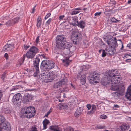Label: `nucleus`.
I'll list each match as a JSON object with an SVG mask.
<instances>
[{"instance_id": "0eeeda50", "label": "nucleus", "mask_w": 131, "mask_h": 131, "mask_svg": "<svg viewBox=\"0 0 131 131\" xmlns=\"http://www.w3.org/2000/svg\"><path fill=\"white\" fill-rule=\"evenodd\" d=\"M106 42L109 45L111 48H112L113 49L117 46V40L115 37H113L112 36H109L107 40L106 38H105Z\"/></svg>"}, {"instance_id": "c9c22d12", "label": "nucleus", "mask_w": 131, "mask_h": 131, "mask_svg": "<svg viewBox=\"0 0 131 131\" xmlns=\"http://www.w3.org/2000/svg\"><path fill=\"white\" fill-rule=\"evenodd\" d=\"M70 86L72 89H76L75 88L76 86L74 85L72 83H71L70 84Z\"/></svg>"}, {"instance_id": "69168bd1", "label": "nucleus", "mask_w": 131, "mask_h": 131, "mask_svg": "<svg viewBox=\"0 0 131 131\" xmlns=\"http://www.w3.org/2000/svg\"><path fill=\"white\" fill-rule=\"evenodd\" d=\"M127 46L129 47V48L131 49V44L129 43L127 45Z\"/></svg>"}, {"instance_id": "7ed1b4c3", "label": "nucleus", "mask_w": 131, "mask_h": 131, "mask_svg": "<svg viewBox=\"0 0 131 131\" xmlns=\"http://www.w3.org/2000/svg\"><path fill=\"white\" fill-rule=\"evenodd\" d=\"M56 46L59 49H63L66 47H69L70 45L66 41L65 36L63 35H58L56 38Z\"/></svg>"}, {"instance_id": "2eb2a0df", "label": "nucleus", "mask_w": 131, "mask_h": 131, "mask_svg": "<svg viewBox=\"0 0 131 131\" xmlns=\"http://www.w3.org/2000/svg\"><path fill=\"white\" fill-rule=\"evenodd\" d=\"M32 96L28 93H26V94L24 96L22 101L23 103H27L30 102L32 99Z\"/></svg>"}, {"instance_id": "09e8293b", "label": "nucleus", "mask_w": 131, "mask_h": 131, "mask_svg": "<svg viewBox=\"0 0 131 131\" xmlns=\"http://www.w3.org/2000/svg\"><path fill=\"white\" fill-rule=\"evenodd\" d=\"M67 131H74L73 129L71 127H69L67 129Z\"/></svg>"}, {"instance_id": "423d86ee", "label": "nucleus", "mask_w": 131, "mask_h": 131, "mask_svg": "<svg viewBox=\"0 0 131 131\" xmlns=\"http://www.w3.org/2000/svg\"><path fill=\"white\" fill-rule=\"evenodd\" d=\"M100 78V75L96 72H94L93 74H91L88 79V80L90 83L94 84L97 83Z\"/></svg>"}, {"instance_id": "3c124183", "label": "nucleus", "mask_w": 131, "mask_h": 131, "mask_svg": "<svg viewBox=\"0 0 131 131\" xmlns=\"http://www.w3.org/2000/svg\"><path fill=\"white\" fill-rule=\"evenodd\" d=\"M65 17V16L64 15H62L60 16L59 17V19L60 20H62L63 18H64Z\"/></svg>"}, {"instance_id": "e433bc0d", "label": "nucleus", "mask_w": 131, "mask_h": 131, "mask_svg": "<svg viewBox=\"0 0 131 131\" xmlns=\"http://www.w3.org/2000/svg\"><path fill=\"white\" fill-rule=\"evenodd\" d=\"M49 123V121L46 119H45L43 122V124H46L47 125Z\"/></svg>"}, {"instance_id": "37998d69", "label": "nucleus", "mask_w": 131, "mask_h": 131, "mask_svg": "<svg viewBox=\"0 0 131 131\" xmlns=\"http://www.w3.org/2000/svg\"><path fill=\"white\" fill-rule=\"evenodd\" d=\"M37 22H42V20L40 16H39L38 17L37 19Z\"/></svg>"}, {"instance_id": "8fccbe9b", "label": "nucleus", "mask_w": 131, "mask_h": 131, "mask_svg": "<svg viewBox=\"0 0 131 131\" xmlns=\"http://www.w3.org/2000/svg\"><path fill=\"white\" fill-rule=\"evenodd\" d=\"M101 13V12H96L94 14V15L95 16H99Z\"/></svg>"}, {"instance_id": "a19ab883", "label": "nucleus", "mask_w": 131, "mask_h": 131, "mask_svg": "<svg viewBox=\"0 0 131 131\" xmlns=\"http://www.w3.org/2000/svg\"><path fill=\"white\" fill-rule=\"evenodd\" d=\"M94 111L92 110V109L90 111H88L87 113V114H93L94 112Z\"/></svg>"}, {"instance_id": "4c0bfd02", "label": "nucleus", "mask_w": 131, "mask_h": 131, "mask_svg": "<svg viewBox=\"0 0 131 131\" xmlns=\"http://www.w3.org/2000/svg\"><path fill=\"white\" fill-rule=\"evenodd\" d=\"M105 127L104 126H100L97 127V128L98 129H105Z\"/></svg>"}, {"instance_id": "864d4df0", "label": "nucleus", "mask_w": 131, "mask_h": 131, "mask_svg": "<svg viewBox=\"0 0 131 131\" xmlns=\"http://www.w3.org/2000/svg\"><path fill=\"white\" fill-rule=\"evenodd\" d=\"M51 19L50 18L46 23L49 25L51 21Z\"/></svg>"}, {"instance_id": "052dcab7", "label": "nucleus", "mask_w": 131, "mask_h": 131, "mask_svg": "<svg viewBox=\"0 0 131 131\" xmlns=\"http://www.w3.org/2000/svg\"><path fill=\"white\" fill-rule=\"evenodd\" d=\"M3 96V94L2 93V92L1 91H0V100H1L2 97Z\"/></svg>"}, {"instance_id": "58836bf2", "label": "nucleus", "mask_w": 131, "mask_h": 131, "mask_svg": "<svg viewBox=\"0 0 131 131\" xmlns=\"http://www.w3.org/2000/svg\"><path fill=\"white\" fill-rule=\"evenodd\" d=\"M107 117L106 115H101L100 116V118L102 119H105Z\"/></svg>"}, {"instance_id": "2f4dec72", "label": "nucleus", "mask_w": 131, "mask_h": 131, "mask_svg": "<svg viewBox=\"0 0 131 131\" xmlns=\"http://www.w3.org/2000/svg\"><path fill=\"white\" fill-rule=\"evenodd\" d=\"M37 129V128H36V125H35L30 128V131H38Z\"/></svg>"}, {"instance_id": "39448f33", "label": "nucleus", "mask_w": 131, "mask_h": 131, "mask_svg": "<svg viewBox=\"0 0 131 131\" xmlns=\"http://www.w3.org/2000/svg\"><path fill=\"white\" fill-rule=\"evenodd\" d=\"M22 113L25 114L26 117L30 118L34 116L35 114L36 111L34 107L32 106L27 107L26 109H22Z\"/></svg>"}, {"instance_id": "7c9ffc66", "label": "nucleus", "mask_w": 131, "mask_h": 131, "mask_svg": "<svg viewBox=\"0 0 131 131\" xmlns=\"http://www.w3.org/2000/svg\"><path fill=\"white\" fill-rule=\"evenodd\" d=\"M59 81L56 83L54 85V87L55 88H57L59 87L60 86H61V85Z\"/></svg>"}, {"instance_id": "b1692460", "label": "nucleus", "mask_w": 131, "mask_h": 131, "mask_svg": "<svg viewBox=\"0 0 131 131\" xmlns=\"http://www.w3.org/2000/svg\"><path fill=\"white\" fill-rule=\"evenodd\" d=\"M119 91H117V92L113 93V95L116 99H118L120 95H121Z\"/></svg>"}, {"instance_id": "aec40b11", "label": "nucleus", "mask_w": 131, "mask_h": 131, "mask_svg": "<svg viewBox=\"0 0 131 131\" xmlns=\"http://www.w3.org/2000/svg\"><path fill=\"white\" fill-rule=\"evenodd\" d=\"M70 47H66L64 48V49H62V50H63V52L65 55L70 56V49H69Z\"/></svg>"}, {"instance_id": "393cba45", "label": "nucleus", "mask_w": 131, "mask_h": 131, "mask_svg": "<svg viewBox=\"0 0 131 131\" xmlns=\"http://www.w3.org/2000/svg\"><path fill=\"white\" fill-rule=\"evenodd\" d=\"M59 128L58 126H51L50 127V129L53 131H61L59 130Z\"/></svg>"}, {"instance_id": "6ab92c4d", "label": "nucleus", "mask_w": 131, "mask_h": 131, "mask_svg": "<svg viewBox=\"0 0 131 131\" xmlns=\"http://www.w3.org/2000/svg\"><path fill=\"white\" fill-rule=\"evenodd\" d=\"M120 128L122 131H126L129 129V126L128 125L123 124L120 126Z\"/></svg>"}, {"instance_id": "72a5a7b5", "label": "nucleus", "mask_w": 131, "mask_h": 131, "mask_svg": "<svg viewBox=\"0 0 131 131\" xmlns=\"http://www.w3.org/2000/svg\"><path fill=\"white\" fill-rule=\"evenodd\" d=\"M20 19L19 17H16L14 19H12L13 21H14V23H16Z\"/></svg>"}, {"instance_id": "c756f323", "label": "nucleus", "mask_w": 131, "mask_h": 131, "mask_svg": "<svg viewBox=\"0 0 131 131\" xmlns=\"http://www.w3.org/2000/svg\"><path fill=\"white\" fill-rule=\"evenodd\" d=\"M14 24V23L12 19L8 21L7 22H6V25L8 26H11Z\"/></svg>"}, {"instance_id": "f03ea898", "label": "nucleus", "mask_w": 131, "mask_h": 131, "mask_svg": "<svg viewBox=\"0 0 131 131\" xmlns=\"http://www.w3.org/2000/svg\"><path fill=\"white\" fill-rule=\"evenodd\" d=\"M40 59L38 57H36L33 61V66L35 69V71L33 75L35 77H37L38 79H40L42 82H47L46 80H45L44 73L40 74L39 70Z\"/></svg>"}, {"instance_id": "20e7f679", "label": "nucleus", "mask_w": 131, "mask_h": 131, "mask_svg": "<svg viewBox=\"0 0 131 131\" xmlns=\"http://www.w3.org/2000/svg\"><path fill=\"white\" fill-rule=\"evenodd\" d=\"M109 71L110 70L107 71L106 75L102 79L101 82L102 85H107V87H109L110 88L112 87L111 85H112L111 83H112V79L111 78V75L108 73Z\"/></svg>"}, {"instance_id": "e2e57ef3", "label": "nucleus", "mask_w": 131, "mask_h": 131, "mask_svg": "<svg viewBox=\"0 0 131 131\" xmlns=\"http://www.w3.org/2000/svg\"><path fill=\"white\" fill-rule=\"evenodd\" d=\"M85 77H84V78H83V80H82V81H83V83L82 84V85H83V83H85ZM81 82H82V81H81Z\"/></svg>"}, {"instance_id": "de8ad7c7", "label": "nucleus", "mask_w": 131, "mask_h": 131, "mask_svg": "<svg viewBox=\"0 0 131 131\" xmlns=\"http://www.w3.org/2000/svg\"><path fill=\"white\" fill-rule=\"evenodd\" d=\"M6 72H4V73L2 75V76L1 77V78L3 80H4V79L5 77V76L6 75Z\"/></svg>"}, {"instance_id": "cd10ccee", "label": "nucleus", "mask_w": 131, "mask_h": 131, "mask_svg": "<svg viewBox=\"0 0 131 131\" xmlns=\"http://www.w3.org/2000/svg\"><path fill=\"white\" fill-rule=\"evenodd\" d=\"M80 12V11H77L76 10H75V9H72V11L70 12V14L71 15H76L77 14L79 13Z\"/></svg>"}, {"instance_id": "ea45409f", "label": "nucleus", "mask_w": 131, "mask_h": 131, "mask_svg": "<svg viewBox=\"0 0 131 131\" xmlns=\"http://www.w3.org/2000/svg\"><path fill=\"white\" fill-rule=\"evenodd\" d=\"M110 20L112 22H116L117 21H118V20H117V19H116L114 17L110 19Z\"/></svg>"}, {"instance_id": "49530a36", "label": "nucleus", "mask_w": 131, "mask_h": 131, "mask_svg": "<svg viewBox=\"0 0 131 131\" xmlns=\"http://www.w3.org/2000/svg\"><path fill=\"white\" fill-rule=\"evenodd\" d=\"M96 106H95L94 105H92V108L91 109L92 110H93V111H95L96 110Z\"/></svg>"}, {"instance_id": "c85d7f7f", "label": "nucleus", "mask_w": 131, "mask_h": 131, "mask_svg": "<svg viewBox=\"0 0 131 131\" xmlns=\"http://www.w3.org/2000/svg\"><path fill=\"white\" fill-rule=\"evenodd\" d=\"M61 106H60V107L61 108L66 109L68 108V106L67 104L66 103H60Z\"/></svg>"}, {"instance_id": "79ce46f5", "label": "nucleus", "mask_w": 131, "mask_h": 131, "mask_svg": "<svg viewBox=\"0 0 131 131\" xmlns=\"http://www.w3.org/2000/svg\"><path fill=\"white\" fill-rule=\"evenodd\" d=\"M30 47V46L29 45H28L27 46L26 45H25L24 46V49L25 50H26L27 49L29 48Z\"/></svg>"}, {"instance_id": "a878e982", "label": "nucleus", "mask_w": 131, "mask_h": 131, "mask_svg": "<svg viewBox=\"0 0 131 131\" xmlns=\"http://www.w3.org/2000/svg\"><path fill=\"white\" fill-rule=\"evenodd\" d=\"M3 127L0 125V131H7V130L10 129L9 125H6V127H4V126H3Z\"/></svg>"}, {"instance_id": "412c9836", "label": "nucleus", "mask_w": 131, "mask_h": 131, "mask_svg": "<svg viewBox=\"0 0 131 131\" xmlns=\"http://www.w3.org/2000/svg\"><path fill=\"white\" fill-rule=\"evenodd\" d=\"M111 47H107L106 48L105 50L107 53V55H111L113 54V51Z\"/></svg>"}, {"instance_id": "6e6552de", "label": "nucleus", "mask_w": 131, "mask_h": 131, "mask_svg": "<svg viewBox=\"0 0 131 131\" xmlns=\"http://www.w3.org/2000/svg\"><path fill=\"white\" fill-rule=\"evenodd\" d=\"M42 64L45 68L49 70L54 67L55 64L53 61L48 60H45L42 61Z\"/></svg>"}, {"instance_id": "f257e3e1", "label": "nucleus", "mask_w": 131, "mask_h": 131, "mask_svg": "<svg viewBox=\"0 0 131 131\" xmlns=\"http://www.w3.org/2000/svg\"><path fill=\"white\" fill-rule=\"evenodd\" d=\"M111 75V78L112 79V83H111L112 87L110 88L111 90H124L125 87L122 84H117L120 83L121 80L120 77H118L119 74L116 70H110L108 72Z\"/></svg>"}, {"instance_id": "5701e85b", "label": "nucleus", "mask_w": 131, "mask_h": 131, "mask_svg": "<svg viewBox=\"0 0 131 131\" xmlns=\"http://www.w3.org/2000/svg\"><path fill=\"white\" fill-rule=\"evenodd\" d=\"M125 96L128 100L131 101V91H127L125 94Z\"/></svg>"}, {"instance_id": "f8f14e48", "label": "nucleus", "mask_w": 131, "mask_h": 131, "mask_svg": "<svg viewBox=\"0 0 131 131\" xmlns=\"http://www.w3.org/2000/svg\"><path fill=\"white\" fill-rule=\"evenodd\" d=\"M35 55L29 50L28 51L26 54H24L23 56V59L24 61L25 57H26L28 59H32L34 58Z\"/></svg>"}, {"instance_id": "9d476101", "label": "nucleus", "mask_w": 131, "mask_h": 131, "mask_svg": "<svg viewBox=\"0 0 131 131\" xmlns=\"http://www.w3.org/2000/svg\"><path fill=\"white\" fill-rule=\"evenodd\" d=\"M21 98V94L18 93L13 96L12 101L14 105H17L20 103Z\"/></svg>"}, {"instance_id": "c03bdc74", "label": "nucleus", "mask_w": 131, "mask_h": 131, "mask_svg": "<svg viewBox=\"0 0 131 131\" xmlns=\"http://www.w3.org/2000/svg\"><path fill=\"white\" fill-rule=\"evenodd\" d=\"M42 22H37V26L38 28L39 27H40L41 24Z\"/></svg>"}, {"instance_id": "1a4fd4ad", "label": "nucleus", "mask_w": 131, "mask_h": 131, "mask_svg": "<svg viewBox=\"0 0 131 131\" xmlns=\"http://www.w3.org/2000/svg\"><path fill=\"white\" fill-rule=\"evenodd\" d=\"M81 38L80 34L77 32H73L71 36V39L73 43L75 44H78L81 40Z\"/></svg>"}, {"instance_id": "a18cd8bd", "label": "nucleus", "mask_w": 131, "mask_h": 131, "mask_svg": "<svg viewBox=\"0 0 131 131\" xmlns=\"http://www.w3.org/2000/svg\"><path fill=\"white\" fill-rule=\"evenodd\" d=\"M51 15V14L50 13H48L45 16V19H46L48 18Z\"/></svg>"}, {"instance_id": "bb28decb", "label": "nucleus", "mask_w": 131, "mask_h": 131, "mask_svg": "<svg viewBox=\"0 0 131 131\" xmlns=\"http://www.w3.org/2000/svg\"><path fill=\"white\" fill-rule=\"evenodd\" d=\"M60 83L61 86L62 85H66L67 84V80L66 79H63L59 81Z\"/></svg>"}, {"instance_id": "4468645a", "label": "nucleus", "mask_w": 131, "mask_h": 131, "mask_svg": "<svg viewBox=\"0 0 131 131\" xmlns=\"http://www.w3.org/2000/svg\"><path fill=\"white\" fill-rule=\"evenodd\" d=\"M14 44H7L5 45L3 48V50L4 51H11L14 48Z\"/></svg>"}, {"instance_id": "dca6fc26", "label": "nucleus", "mask_w": 131, "mask_h": 131, "mask_svg": "<svg viewBox=\"0 0 131 131\" xmlns=\"http://www.w3.org/2000/svg\"><path fill=\"white\" fill-rule=\"evenodd\" d=\"M45 80H46L47 82H51L54 79L51 76L49 72L44 73Z\"/></svg>"}, {"instance_id": "774afa93", "label": "nucleus", "mask_w": 131, "mask_h": 131, "mask_svg": "<svg viewBox=\"0 0 131 131\" xmlns=\"http://www.w3.org/2000/svg\"><path fill=\"white\" fill-rule=\"evenodd\" d=\"M114 107L116 108H119V106L117 105H114Z\"/></svg>"}, {"instance_id": "bf43d9fd", "label": "nucleus", "mask_w": 131, "mask_h": 131, "mask_svg": "<svg viewBox=\"0 0 131 131\" xmlns=\"http://www.w3.org/2000/svg\"><path fill=\"white\" fill-rule=\"evenodd\" d=\"M43 124V129H45L47 128V125L46 124Z\"/></svg>"}, {"instance_id": "f704fd0d", "label": "nucleus", "mask_w": 131, "mask_h": 131, "mask_svg": "<svg viewBox=\"0 0 131 131\" xmlns=\"http://www.w3.org/2000/svg\"><path fill=\"white\" fill-rule=\"evenodd\" d=\"M102 56L103 57H105L106 55L107 54V52H106L104 50H102Z\"/></svg>"}, {"instance_id": "9b49d317", "label": "nucleus", "mask_w": 131, "mask_h": 131, "mask_svg": "<svg viewBox=\"0 0 131 131\" xmlns=\"http://www.w3.org/2000/svg\"><path fill=\"white\" fill-rule=\"evenodd\" d=\"M68 20L71 25L73 26H76L78 23V18L76 16L74 17H69L68 18Z\"/></svg>"}, {"instance_id": "4be33fe9", "label": "nucleus", "mask_w": 131, "mask_h": 131, "mask_svg": "<svg viewBox=\"0 0 131 131\" xmlns=\"http://www.w3.org/2000/svg\"><path fill=\"white\" fill-rule=\"evenodd\" d=\"M85 24V23L84 21H82L79 22H78V23L76 26H78L81 28H83L84 27Z\"/></svg>"}, {"instance_id": "603ef678", "label": "nucleus", "mask_w": 131, "mask_h": 131, "mask_svg": "<svg viewBox=\"0 0 131 131\" xmlns=\"http://www.w3.org/2000/svg\"><path fill=\"white\" fill-rule=\"evenodd\" d=\"M51 112V111L50 110H49L47 112V113L45 115V116L47 117L48 115Z\"/></svg>"}, {"instance_id": "680f3d73", "label": "nucleus", "mask_w": 131, "mask_h": 131, "mask_svg": "<svg viewBox=\"0 0 131 131\" xmlns=\"http://www.w3.org/2000/svg\"><path fill=\"white\" fill-rule=\"evenodd\" d=\"M4 57H5L6 58V59H7L8 57V54L7 53H5L4 55Z\"/></svg>"}, {"instance_id": "13d9d810", "label": "nucleus", "mask_w": 131, "mask_h": 131, "mask_svg": "<svg viewBox=\"0 0 131 131\" xmlns=\"http://www.w3.org/2000/svg\"><path fill=\"white\" fill-rule=\"evenodd\" d=\"M39 41V37L38 36L36 39V43H38Z\"/></svg>"}, {"instance_id": "6e6d98bb", "label": "nucleus", "mask_w": 131, "mask_h": 131, "mask_svg": "<svg viewBox=\"0 0 131 131\" xmlns=\"http://www.w3.org/2000/svg\"><path fill=\"white\" fill-rule=\"evenodd\" d=\"M44 28L46 29H49V25L45 23V27H44Z\"/></svg>"}, {"instance_id": "473e14b6", "label": "nucleus", "mask_w": 131, "mask_h": 131, "mask_svg": "<svg viewBox=\"0 0 131 131\" xmlns=\"http://www.w3.org/2000/svg\"><path fill=\"white\" fill-rule=\"evenodd\" d=\"M12 110L9 108H6L5 110V113L6 114H9L11 113Z\"/></svg>"}, {"instance_id": "4d7b16f0", "label": "nucleus", "mask_w": 131, "mask_h": 131, "mask_svg": "<svg viewBox=\"0 0 131 131\" xmlns=\"http://www.w3.org/2000/svg\"><path fill=\"white\" fill-rule=\"evenodd\" d=\"M86 107L87 108L88 110H89L91 108V105L90 104H88L86 105Z\"/></svg>"}, {"instance_id": "a211bd4d", "label": "nucleus", "mask_w": 131, "mask_h": 131, "mask_svg": "<svg viewBox=\"0 0 131 131\" xmlns=\"http://www.w3.org/2000/svg\"><path fill=\"white\" fill-rule=\"evenodd\" d=\"M83 109L80 107L78 108L77 110L74 114V115L75 117H77L81 114L82 112Z\"/></svg>"}, {"instance_id": "5fc2aeb1", "label": "nucleus", "mask_w": 131, "mask_h": 131, "mask_svg": "<svg viewBox=\"0 0 131 131\" xmlns=\"http://www.w3.org/2000/svg\"><path fill=\"white\" fill-rule=\"evenodd\" d=\"M110 3L111 4H116V2L114 0H111Z\"/></svg>"}, {"instance_id": "338daca9", "label": "nucleus", "mask_w": 131, "mask_h": 131, "mask_svg": "<svg viewBox=\"0 0 131 131\" xmlns=\"http://www.w3.org/2000/svg\"><path fill=\"white\" fill-rule=\"evenodd\" d=\"M35 7H36V6H34V7L33 8V9H32V13H34V12L35 11Z\"/></svg>"}, {"instance_id": "f3484780", "label": "nucleus", "mask_w": 131, "mask_h": 131, "mask_svg": "<svg viewBox=\"0 0 131 131\" xmlns=\"http://www.w3.org/2000/svg\"><path fill=\"white\" fill-rule=\"evenodd\" d=\"M29 50L35 55L39 52V49L34 46L31 47Z\"/></svg>"}, {"instance_id": "0e129e2a", "label": "nucleus", "mask_w": 131, "mask_h": 131, "mask_svg": "<svg viewBox=\"0 0 131 131\" xmlns=\"http://www.w3.org/2000/svg\"><path fill=\"white\" fill-rule=\"evenodd\" d=\"M127 90H131V85L129 86L127 88Z\"/></svg>"}, {"instance_id": "ddd939ff", "label": "nucleus", "mask_w": 131, "mask_h": 131, "mask_svg": "<svg viewBox=\"0 0 131 131\" xmlns=\"http://www.w3.org/2000/svg\"><path fill=\"white\" fill-rule=\"evenodd\" d=\"M5 120V119L4 116H0V125L2 127V128L3 127V126H4V127H6V125H9L10 129L7 130V131H10L11 129L10 126L8 123H4Z\"/></svg>"}]
</instances>
